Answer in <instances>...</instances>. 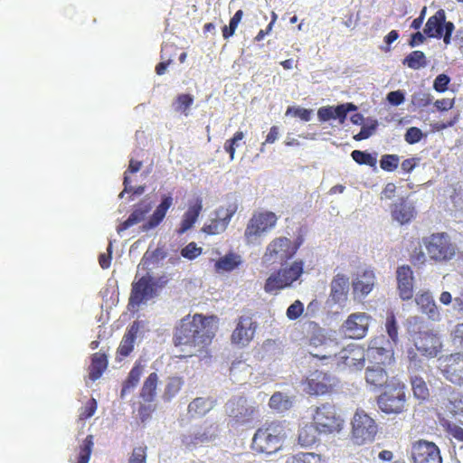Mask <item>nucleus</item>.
Segmentation results:
<instances>
[{
    "mask_svg": "<svg viewBox=\"0 0 463 463\" xmlns=\"http://www.w3.org/2000/svg\"><path fill=\"white\" fill-rule=\"evenodd\" d=\"M278 217L272 212L254 213L246 225L244 231L245 240L248 243L253 242L254 240L270 231L276 225Z\"/></svg>",
    "mask_w": 463,
    "mask_h": 463,
    "instance_id": "7",
    "label": "nucleus"
},
{
    "mask_svg": "<svg viewBox=\"0 0 463 463\" xmlns=\"http://www.w3.org/2000/svg\"><path fill=\"white\" fill-rule=\"evenodd\" d=\"M415 302L420 307L421 312L426 314L430 319L433 321L439 320V311L430 292L417 294L415 297Z\"/></svg>",
    "mask_w": 463,
    "mask_h": 463,
    "instance_id": "27",
    "label": "nucleus"
},
{
    "mask_svg": "<svg viewBox=\"0 0 463 463\" xmlns=\"http://www.w3.org/2000/svg\"><path fill=\"white\" fill-rule=\"evenodd\" d=\"M356 109L357 107L352 102L343 103L337 106H324L318 109L317 118L321 122H326L330 119H338L339 122L343 124L347 114Z\"/></svg>",
    "mask_w": 463,
    "mask_h": 463,
    "instance_id": "17",
    "label": "nucleus"
},
{
    "mask_svg": "<svg viewBox=\"0 0 463 463\" xmlns=\"http://www.w3.org/2000/svg\"><path fill=\"white\" fill-rule=\"evenodd\" d=\"M385 327H386V332H387L390 339L392 340V342L394 345H397L399 342L398 325H397V321L395 319L394 315L392 314L387 317Z\"/></svg>",
    "mask_w": 463,
    "mask_h": 463,
    "instance_id": "50",
    "label": "nucleus"
},
{
    "mask_svg": "<svg viewBox=\"0 0 463 463\" xmlns=\"http://www.w3.org/2000/svg\"><path fill=\"white\" fill-rule=\"evenodd\" d=\"M244 138V133L242 131H237L233 137L227 139L224 143L223 148L226 153L230 156V160L234 159L236 147L240 146L241 141Z\"/></svg>",
    "mask_w": 463,
    "mask_h": 463,
    "instance_id": "47",
    "label": "nucleus"
},
{
    "mask_svg": "<svg viewBox=\"0 0 463 463\" xmlns=\"http://www.w3.org/2000/svg\"><path fill=\"white\" fill-rule=\"evenodd\" d=\"M241 263V256L230 252L220 258L214 264L216 272H230L235 269Z\"/></svg>",
    "mask_w": 463,
    "mask_h": 463,
    "instance_id": "34",
    "label": "nucleus"
},
{
    "mask_svg": "<svg viewBox=\"0 0 463 463\" xmlns=\"http://www.w3.org/2000/svg\"><path fill=\"white\" fill-rule=\"evenodd\" d=\"M216 427L213 424L198 430L194 434L185 435L182 439V442L186 447H195L197 445L212 441L216 436Z\"/></svg>",
    "mask_w": 463,
    "mask_h": 463,
    "instance_id": "28",
    "label": "nucleus"
},
{
    "mask_svg": "<svg viewBox=\"0 0 463 463\" xmlns=\"http://www.w3.org/2000/svg\"><path fill=\"white\" fill-rule=\"evenodd\" d=\"M432 101V97L429 93L418 92L412 95V103L418 107H427Z\"/></svg>",
    "mask_w": 463,
    "mask_h": 463,
    "instance_id": "60",
    "label": "nucleus"
},
{
    "mask_svg": "<svg viewBox=\"0 0 463 463\" xmlns=\"http://www.w3.org/2000/svg\"><path fill=\"white\" fill-rule=\"evenodd\" d=\"M137 327L133 325L128 332L124 335L119 346L118 348V354L126 357L130 354L134 349V344L137 337Z\"/></svg>",
    "mask_w": 463,
    "mask_h": 463,
    "instance_id": "37",
    "label": "nucleus"
},
{
    "mask_svg": "<svg viewBox=\"0 0 463 463\" xmlns=\"http://www.w3.org/2000/svg\"><path fill=\"white\" fill-rule=\"evenodd\" d=\"M107 250H108V253H101L99 256V263L103 269L109 268L110 264H111V259H112L111 258V254H112V243L111 242H109Z\"/></svg>",
    "mask_w": 463,
    "mask_h": 463,
    "instance_id": "63",
    "label": "nucleus"
},
{
    "mask_svg": "<svg viewBox=\"0 0 463 463\" xmlns=\"http://www.w3.org/2000/svg\"><path fill=\"white\" fill-rule=\"evenodd\" d=\"M399 295L408 300L413 296V272L410 266L402 265L396 270Z\"/></svg>",
    "mask_w": 463,
    "mask_h": 463,
    "instance_id": "19",
    "label": "nucleus"
},
{
    "mask_svg": "<svg viewBox=\"0 0 463 463\" xmlns=\"http://www.w3.org/2000/svg\"><path fill=\"white\" fill-rule=\"evenodd\" d=\"M266 261L272 263H287L289 260V241L286 237H280L273 240L267 247L264 254Z\"/></svg>",
    "mask_w": 463,
    "mask_h": 463,
    "instance_id": "14",
    "label": "nucleus"
},
{
    "mask_svg": "<svg viewBox=\"0 0 463 463\" xmlns=\"http://www.w3.org/2000/svg\"><path fill=\"white\" fill-rule=\"evenodd\" d=\"M320 434L317 426L312 423H307L300 428L298 432V443L302 447L312 446L317 439V435Z\"/></svg>",
    "mask_w": 463,
    "mask_h": 463,
    "instance_id": "36",
    "label": "nucleus"
},
{
    "mask_svg": "<svg viewBox=\"0 0 463 463\" xmlns=\"http://www.w3.org/2000/svg\"><path fill=\"white\" fill-rule=\"evenodd\" d=\"M414 345L421 355L433 358L440 353L442 342L437 335L423 333L415 340Z\"/></svg>",
    "mask_w": 463,
    "mask_h": 463,
    "instance_id": "16",
    "label": "nucleus"
},
{
    "mask_svg": "<svg viewBox=\"0 0 463 463\" xmlns=\"http://www.w3.org/2000/svg\"><path fill=\"white\" fill-rule=\"evenodd\" d=\"M108 367V358L105 354L95 353L91 356L89 367V378L91 381L98 380Z\"/></svg>",
    "mask_w": 463,
    "mask_h": 463,
    "instance_id": "33",
    "label": "nucleus"
},
{
    "mask_svg": "<svg viewBox=\"0 0 463 463\" xmlns=\"http://www.w3.org/2000/svg\"><path fill=\"white\" fill-rule=\"evenodd\" d=\"M166 257V252L162 248H156L153 251H146L142 257L141 264L148 267L150 264L158 263Z\"/></svg>",
    "mask_w": 463,
    "mask_h": 463,
    "instance_id": "46",
    "label": "nucleus"
},
{
    "mask_svg": "<svg viewBox=\"0 0 463 463\" xmlns=\"http://www.w3.org/2000/svg\"><path fill=\"white\" fill-rule=\"evenodd\" d=\"M415 213L412 203L404 198H400L399 202L393 203L391 208L392 219L402 225L410 222L414 218Z\"/></svg>",
    "mask_w": 463,
    "mask_h": 463,
    "instance_id": "23",
    "label": "nucleus"
},
{
    "mask_svg": "<svg viewBox=\"0 0 463 463\" xmlns=\"http://www.w3.org/2000/svg\"><path fill=\"white\" fill-rule=\"evenodd\" d=\"M93 446V436L88 435L80 447L78 463H89Z\"/></svg>",
    "mask_w": 463,
    "mask_h": 463,
    "instance_id": "43",
    "label": "nucleus"
},
{
    "mask_svg": "<svg viewBox=\"0 0 463 463\" xmlns=\"http://www.w3.org/2000/svg\"><path fill=\"white\" fill-rule=\"evenodd\" d=\"M351 156L353 160L359 165H366L375 167L377 163L376 156L367 151L354 150L351 153Z\"/></svg>",
    "mask_w": 463,
    "mask_h": 463,
    "instance_id": "44",
    "label": "nucleus"
},
{
    "mask_svg": "<svg viewBox=\"0 0 463 463\" xmlns=\"http://www.w3.org/2000/svg\"><path fill=\"white\" fill-rule=\"evenodd\" d=\"M410 379L414 397L421 401L426 400L430 395V392L424 377L413 375L410 376Z\"/></svg>",
    "mask_w": 463,
    "mask_h": 463,
    "instance_id": "39",
    "label": "nucleus"
},
{
    "mask_svg": "<svg viewBox=\"0 0 463 463\" xmlns=\"http://www.w3.org/2000/svg\"><path fill=\"white\" fill-rule=\"evenodd\" d=\"M254 412L255 410L253 407L241 405L237 408V412H235L232 417L236 423L244 424L252 420Z\"/></svg>",
    "mask_w": 463,
    "mask_h": 463,
    "instance_id": "48",
    "label": "nucleus"
},
{
    "mask_svg": "<svg viewBox=\"0 0 463 463\" xmlns=\"http://www.w3.org/2000/svg\"><path fill=\"white\" fill-rule=\"evenodd\" d=\"M203 253V248L198 247L194 241L189 242L181 250V256L186 260H193Z\"/></svg>",
    "mask_w": 463,
    "mask_h": 463,
    "instance_id": "51",
    "label": "nucleus"
},
{
    "mask_svg": "<svg viewBox=\"0 0 463 463\" xmlns=\"http://www.w3.org/2000/svg\"><path fill=\"white\" fill-rule=\"evenodd\" d=\"M237 211L238 204L236 202L231 203L225 207H219L215 212L216 218L212 219L210 223L203 225L202 228L203 232L209 235H216L223 232Z\"/></svg>",
    "mask_w": 463,
    "mask_h": 463,
    "instance_id": "9",
    "label": "nucleus"
},
{
    "mask_svg": "<svg viewBox=\"0 0 463 463\" xmlns=\"http://www.w3.org/2000/svg\"><path fill=\"white\" fill-rule=\"evenodd\" d=\"M151 209L152 203L150 201L146 199L140 201L134 206V209L130 215L128 217V219L118 226L117 232L120 233L121 232L128 229L129 227L139 223L145 219V217L151 211Z\"/></svg>",
    "mask_w": 463,
    "mask_h": 463,
    "instance_id": "20",
    "label": "nucleus"
},
{
    "mask_svg": "<svg viewBox=\"0 0 463 463\" xmlns=\"http://www.w3.org/2000/svg\"><path fill=\"white\" fill-rule=\"evenodd\" d=\"M194 102V97L190 94H180L176 98L175 110L187 115L188 109Z\"/></svg>",
    "mask_w": 463,
    "mask_h": 463,
    "instance_id": "53",
    "label": "nucleus"
},
{
    "mask_svg": "<svg viewBox=\"0 0 463 463\" xmlns=\"http://www.w3.org/2000/svg\"><path fill=\"white\" fill-rule=\"evenodd\" d=\"M203 209V201L200 197L195 198L189 203L187 211L184 213L180 226L177 230L178 234H183L191 229L197 221Z\"/></svg>",
    "mask_w": 463,
    "mask_h": 463,
    "instance_id": "26",
    "label": "nucleus"
},
{
    "mask_svg": "<svg viewBox=\"0 0 463 463\" xmlns=\"http://www.w3.org/2000/svg\"><path fill=\"white\" fill-rule=\"evenodd\" d=\"M403 64L413 70L426 67V56L421 51H413L403 60Z\"/></svg>",
    "mask_w": 463,
    "mask_h": 463,
    "instance_id": "41",
    "label": "nucleus"
},
{
    "mask_svg": "<svg viewBox=\"0 0 463 463\" xmlns=\"http://www.w3.org/2000/svg\"><path fill=\"white\" fill-rule=\"evenodd\" d=\"M215 319L214 316L194 314L193 317L187 315L180 320L175 329L173 342L175 346H188L190 351L179 357L203 358L209 355V346L215 336V328L211 322Z\"/></svg>",
    "mask_w": 463,
    "mask_h": 463,
    "instance_id": "1",
    "label": "nucleus"
},
{
    "mask_svg": "<svg viewBox=\"0 0 463 463\" xmlns=\"http://www.w3.org/2000/svg\"><path fill=\"white\" fill-rule=\"evenodd\" d=\"M451 339L453 345L457 348L463 349V323L458 325L456 328L452 331Z\"/></svg>",
    "mask_w": 463,
    "mask_h": 463,
    "instance_id": "62",
    "label": "nucleus"
},
{
    "mask_svg": "<svg viewBox=\"0 0 463 463\" xmlns=\"http://www.w3.org/2000/svg\"><path fill=\"white\" fill-rule=\"evenodd\" d=\"M311 409L313 423L320 434L328 435L343 429L344 420L333 403L326 402Z\"/></svg>",
    "mask_w": 463,
    "mask_h": 463,
    "instance_id": "5",
    "label": "nucleus"
},
{
    "mask_svg": "<svg viewBox=\"0 0 463 463\" xmlns=\"http://www.w3.org/2000/svg\"><path fill=\"white\" fill-rule=\"evenodd\" d=\"M313 113L312 109H303V108H291V115L294 117H298L304 121H309L311 119V115Z\"/></svg>",
    "mask_w": 463,
    "mask_h": 463,
    "instance_id": "64",
    "label": "nucleus"
},
{
    "mask_svg": "<svg viewBox=\"0 0 463 463\" xmlns=\"http://www.w3.org/2000/svg\"><path fill=\"white\" fill-rule=\"evenodd\" d=\"M318 377L319 376L317 375V378H307L305 381L299 382L296 389L308 394L316 395L327 392L329 387L328 384L320 382Z\"/></svg>",
    "mask_w": 463,
    "mask_h": 463,
    "instance_id": "32",
    "label": "nucleus"
},
{
    "mask_svg": "<svg viewBox=\"0 0 463 463\" xmlns=\"http://www.w3.org/2000/svg\"><path fill=\"white\" fill-rule=\"evenodd\" d=\"M361 127L360 132L354 137L357 141L369 138L375 132L378 127V121L376 119L367 118Z\"/></svg>",
    "mask_w": 463,
    "mask_h": 463,
    "instance_id": "45",
    "label": "nucleus"
},
{
    "mask_svg": "<svg viewBox=\"0 0 463 463\" xmlns=\"http://www.w3.org/2000/svg\"><path fill=\"white\" fill-rule=\"evenodd\" d=\"M379 409L386 414H399L406 410V386L402 383H390L377 398Z\"/></svg>",
    "mask_w": 463,
    "mask_h": 463,
    "instance_id": "4",
    "label": "nucleus"
},
{
    "mask_svg": "<svg viewBox=\"0 0 463 463\" xmlns=\"http://www.w3.org/2000/svg\"><path fill=\"white\" fill-rule=\"evenodd\" d=\"M422 132L416 127H411L406 130L404 139L407 143L413 145L420 141L422 138Z\"/></svg>",
    "mask_w": 463,
    "mask_h": 463,
    "instance_id": "56",
    "label": "nucleus"
},
{
    "mask_svg": "<svg viewBox=\"0 0 463 463\" xmlns=\"http://www.w3.org/2000/svg\"><path fill=\"white\" fill-rule=\"evenodd\" d=\"M184 380L182 376H169L165 380L162 400L165 402H171L182 390Z\"/></svg>",
    "mask_w": 463,
    "mask_h": 463,
    "instance_id": "31",
    "label": "nucleus"
},
{
    "mask_svg": "<svg viewBox=\"0 0 463 463\" xmlns=\"http://www.w3.org/2000/svg\"><path fill=\"white\" fill-rule=\"evenodd\" d=\"M442 369L444 377L454 384H463V354L456 353L446 358Z\"/></svg>",
    "mask_w": 463,
    "mask_h": 463,
    "instance_id": "18",
    "label": "nucleus"
},
{
    "mask_svg": "<svg viewBox=\"0 0 463 463\" xmlns=\"http://www.w3.org/2000/svg\"><path fill=\"white\" fill-rule=\"evenodd\" d=\"M399 160L397 155H383L380 160V166L385 171L392 172L398 167Z\"/></svg>",
    "mask_w": 463,
    "mask_h": 463,
    "instance_id": "52",
    "label": "nucleus"
},
{
    "mask_svg": "<svg viewBox=\"0 0 463 463\" xmlns=\"http://www.w3.org/2000/svg\"><path fill=\"white\" fill-rule=\"evenodd\" d=\"M330 300L341 304L346 300L349 291V279L344 274H336L330 284Z\"/></svg>",
    "mask_w": 463,
    "mask_h": 463,
    "instance_id": "25",
    "label": "nucleus"
},
{
    "mask_svg": "<svg viewBox=\"0 0 463 463\" xmlns=\"http://www.w3.org/2000/svg\"><path fill=\"white\" fill-rule=\"evenodd\" d=\"M410 364L408 371L410 376H423L427 374V364L425 360L420 358L413 351H409Z\"/></svg>",
    "mask_w": 463,
    "mask_h": 463,
    "instance_id": "38",
    "label": "nucleus"
},
{
    "mask_svg": "<svg viewBox=\"0 0 463 463\" xmlns=\"http://www.w3.org/2000/svg\"><path fill=\"white\" fill-rule=\"evenodd\" d=\"M173 202L172 195L164 194L161 203L156 206L147 222L143 224V230L149 231L157 227L165 219L167 211L173 205Z\"/></svg>",
    "mask_w": 463,
    "mask_h": 463,
    "instance_id": "24",
    "label": "nucleus"
},
{
    "mask_svg": "<svg viewBox=\"0 0 463 463\" xmlns=\"http://www.w3.org/2000/svg\"><path fill=\"white\" fill-rule=\"evenodd\" d=\"M371 320L366 313H353L342 325V331L349 338L362 339L368 332Z\"/></svg>",
    "mask_w": 463,
    "mask_h": 463,
    "instance_id": "12",
    "label": "nucleus"
},
{
    "mask_svg": "<svg viewBox=\"0 0 463 463\" xmlns=\"http://www.w3.org/2000/svg\"><path fill=\"white\" fill-rule=\"evenodd\" d=\"M411 458L413 463H442L439 448L433 442L426 440L412 444Z\"/></svg>",
    "mask_w": 463,
    "mask_h": 463,
    "instance_id": "11",
    "label": "nucleus"
},
{
    "mask_svg": "<svg viewBox=\"0 0 463 463\" xmlns=\"http://www.w3.org/2000/svg\"><path fill=\"white\" fill-rule=\"evenodd\" d=\"M447 24L449 22L446 21L445 11L439 9L428 19L423 33L428 37L440 39Z\"/></svg>",
    "mask_w": 463,
    "mask_h": 463,
    "instance_id": "21",
    "label": "nucleus"
},
{
    "mask_svg": "<svg viewBox=\"0 0 463 463\" xmlns=\"http://www.w3.org/2000/svg\"><path fill=\"white\" fill-rule=\"evenodd\" d=\"M288 398L286 394L277 392L271 395L269 405L272 410L283 412L288 409Z\"/></svg>",
    "mask_w": 463,
    "mask_h": 463,
    "instance_id": "42",
    "label": "nucleus"
},
{
    "mask_svg": "<svg viewBox=\"0 0 463 463\" xmlns=\"http://www.w3.org/2000/svg\"><path fill=\"white\" fill-rule=\"evenodd\" d=\"M319 461L317 454L307 452L295 455L291 463H318Z\"/></svg>",
    "mask_w": 463,
    "mask_h": 463,
    "instance_id": "57",
    "label": "nucleus"
},
{
    "mask_svg": "<svg viewBox=\"0 0 463 463\" xmlns=\"http://www.w3.org/2000/svg\"><path fill=\"white\" fill-rule=\"evenodd\" d=\"M289 286V269H283L268 278L265 283L266 292H274Z\"/></svg>",
    "mask_w": 463,
    "mask_h": 463,
    "instance_id": "30",
    "label": "nucleus"
},
{
    "mask_svg": "<svg viewBox=\"0 0 463 463\" xmlns=\"http://www.w3.org/2000/svg\"><path fill=\"white\" fill-rule=\"evenodd\" d=\"M257 329V323L253 321L251 316H241L235 329L231 335V341L233 345L246 346L253 339Z\"/></svg>",
    "mask_w": 463,
    "mask_h": 463,
    "instance_id": "13",
    "label": "nucleus"
},
{
    "mask_svg": "<svg viewBox=\"0 0 463 463\" xmlns=\"http://www.w3.org/2000/svg\"><path fill=\"white\" fill-rule=\"evenodd\" d=\"M450 82V78L444 73L436 77L433 82V88L438 92H444L448 90V85Z\"/></svg>",
    "mask_w": 463,
    "mask_h": 463,
    "instance_id": "59",
    "label": "nucleus"
},
{
    "mask_svg": "<svg viewBox=\"0 0 463 463\" xmlns=\"http://www.w3.org/2000/svg\"><path fill=\"white\" fill-rule=\"evenodd\" d=\"M309 354L320 360H331L340 369L349 367L361 370L364 366L365 352L360 346L348 345L340 347L335 338L325 334V330L317 328L309 338Z\"/></svg>",
    "mask_w": 463,
    "mask_h": 463,
    "instance_id": "2",
    "label": "nucleus"
},
{
    "mask_svg": "<svg viewBox=\"0 0 463 463\" xmlns=\"http://www.w3.org/2000/svg\"><path fill=\"white\" fill-rule=\"evenodd\" d=\"M97 410V401L94 398L90 399L80 409L79 420H84L94 415Z\"/></svg>",
    "mask_w": 463,
    "mask_h": 463,
    "instance_id": "55",
    "label": "nucleus"
},
{
    "mask_svg": "<svg viewBox=\"0 0 463 463\" xmlns=\"http://www.w3.org/2000/svg\"><path fill=\"white\" fill-rule=\"evenodd\" d=\"M216 404V401L210 397H196L187 406V415L190 419H200L211 411Z\"/></svg>",
    "mask_w": 463,
    "mask_h": 463,
    "instance_id": "22",
    "label": "nucleus"
},
{
    "mask_svg": "<svg viewBox=\"0 0 463 463\" xmlns=\"http://www.w3.org/2000/svg\"><path fill=\"white\" fill-rule=\"evenodd\" d=\"M146 446L134 448L128 463H146Z\"/></svg>",
    "mask_w": 463,
    "mask_h": 463,
    "instance_id": "54",
    "label": "nucleus"
},
{
    "mask_svg": "<svg viewBox=\"0 0 463 463\" xmlns=\"http://www.w3.org/2000/svg\"><path fill=\"white\" fill-rule=\"evenodd\" d=\"M386 100L392 106H399L405 100V92L401 90L390 91L386 96Z\"/></svg>",
    "mask_w": 463,
    "mask_h": 463,
    "instance_id": "58",
    "label": "nucleus"
},
{
    "mask_svg": "<svg viewBox=\"0 0 463 463\" xmlns=\"http://www.w3.org/2000/svg\"><path fill=\"white\" fill-rule=\"evenodd\" d=\"M351 438L354 443L363 445L374 439L377 425L365 411L357 410L351 421Z\"/></svg>",
    "mask_w": 463,
    "mask_h": 463,
    "instance_id": "6",
    "label": "nucleus"
},
{
    "mask_svg": "<svg viewBox=\"0 0 463 463\" xmlns=\"http://www.w3.org/2000/svg\"><path fill=\"white\" fill-rule=\"evenodd\" d=\"M142 373V368L138 365H135L129 372L128 378L123 383L121 389V397H124L134 387H136L140 380Z\"/></svg>",
    "mask_w": 463,
    "mask_h": 463,
    "instance_id": "40",
    "label": "nucleus"
},
{
    "mask_svg": "<svg viewBox=\"0 0 463 463\" xmlns=\"http://www.w3.org/2000/svg\"><path fill=\"white\" fill-rule=\"evenodd\" d=\"M286 439L287 430L281 422H267L253 435L251 449L259 454L272 455L282 449Z\"/></svg>",
    "mask_w": 463,
    "mask_h": 463,
    "instance_id": "3",
    "label": "nucleus"
},
{
    "mask_svg": "<svg viewBox=\"0 0 463 463\" xmlns=\"http://www.w3.org/2000/svg\"><path fill=\"white\" fill-rule=\"evenodd\" d=\"M158 379L159 378L156 373H151L144 381L140 391V397L145 402H151L155 400Z\"/></svg>",
    "mask_w": 463,
    "mask_h": 463,
    "instance_id": "35",
    "label": "nucleus"
},
{
    "mask_svg": "<svg viewBox=\"0 0 463 463\" xmlns=\"http://www.w3.org/2000/svg\"><path fill=\"white\" fill-rule=\"evenodd\" d=\"M425 244L430 259L437 261H449L456 255L457 247L445 233L432 234L425 240Z\"/></svg>",
    "mask_w": 463,
    "mask_h": 463,
    "instance_id": "8",
    "label": "nucleus"
},
{
    "mask_svg": "<svg viewBox=\"0 0 463 463\" xmlns=\"http://www.w3.org/2000/svg\"><path fill=\"white\" fill-rule=\"evenodd\" d=\"M242 16H243L242 10H238L234 14V15L231 18L229 25L228 26L225 25L222 28V37L224 39H229L230 37H232L234 34Z\"/></svg>",
    "mask_w": 463,
    "mask_h": 463,
    "instance_id": "49",
    "label": "nucleus"
},
{
    "mask_svg": "<svg viewBox=\"0 0 463 463\" xmlns=\"http://www.w3.org/2000/svg\"><path fill=\"white\" fill-rule=\"evenodd\" d=\"M304 273V261L296 260L291 263V285Z\"/></svg>",
    "mask_w": 463,
    "mask_h": 463,
    "instance_id": "61",
    "label": "nucleus"
},
{
    "mask_svg": "<svg viewBox=\"0 0 463 463\" xmlns=\"http://www.w3.org/2000/svg\"><path fill=\"white\" fill-rule=\"evenodd\" d=\"M374 282L375 277L373 270L364 269L362 271H357L352 281L354 298L362 299L368 296L373 288Z\"/></svg>",
    "mask_w": 463,
    "mask_h": 463,
    "instance_id": "15",
    "label": "nucleus"
},
{
    "mask_svg": "<svg viewBox=\"0 0 463 463\" xmlns=\"http://www.w3.org/2000/svg\"><path fill=\"white\" fill-rule=\"evenodd\" d=\"M365 380L368 384L374 387L386 386L388 384V374L380 364L377 363L366 368Z\"/></svg>",
    "mask_w": 463,
    "mask_h": 463,
    "instance_id": "29",
    "label": "nucleus"
},
{
    "mask_svg": "<svg viewBox=\"0 0 463 463\" xmlns=\"http://www.w3.org/2000/svg\"><path fill=\"white\" fill-rule=\"evenodd\" d=\"M155 295V282L150 275H146L133 281L128 300V306L139 307L143 302L152 298Z\"/></svg>",
    "mask_w": 463,
    "mask_h": 463,
    "instance_id": "10",
    "label": "nucleus"
}]
</instances>
